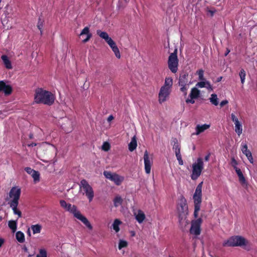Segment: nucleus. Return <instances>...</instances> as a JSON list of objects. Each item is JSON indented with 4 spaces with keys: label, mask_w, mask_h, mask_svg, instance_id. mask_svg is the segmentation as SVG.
Segmentation results:
<instances>
[{
    "label": "nucleus",
    "mask_w": 257,
    "mask_h": 257,
    "mask_svg": "<svg viewBox=\"0 0 257 257\" xmlns=\"http://www.w3.org/2000/svg\"><path fill=\"white\" fill-rule=\"evenodd\" d=\"M144 160L145 172L147 174H149L151 173V167L153 164V159L147 150L144 152Z\"/></svg>",
    "instance_id": "obj_15"
},
{
    "label": "nucleus",
    "mask_w": 257,
    "mask_h": 257,
    "mask_svg": "<svg viewBox=\"0 0 257 257\" xmlns=\"http://www.w3.org/2000/svg\"><path fill=\"white\" fill-rule=\"evenodd\" d=\"M246 157L250 163H251V164L253 163V159L251 154L248 155Z\"/></svg>",
    "instance_id": "obj_45"
},
{
    "label": "nucleus",
    "mask_w": 257,
    "mask_h": 257,
    "mask_svg": "<svg viewBox=\"0 0 257 257\" xmlns=\"http://www.w3.org/2000/svg\"><path fill=\"white\" fill-rule=\"evenodd\" d=\"M241 150L242 153L247 157L248 155L251 154L250 151L248 150L247 144L245 143H242L241 145Z\"/></svg>",
    "instance_id": "obj_29"
},
{
    "label": "nucleus",
    "mask_w": 257,
    "mask_h": 257,
    "mask_svg": "<svg viewBox=\"0 0 257 257\" xmlns=\"http://www.w3.org/2000/svg\"><path fill=\"white\" fill-rule=\"evenodd\" d=\"M210 102L214 105L217 106L219 104V99L216 94H212L209 98Z\"/></svg>",
    "instance_id": "obj_26"
},
{
    "label": "nucleus",
    "mask_w": 257,
    "mask_h": 257,
    "mask_svg": "<svg viewBox=\"0 0 257 257\" xmlns=\"http://www.w3.org/2000/svg\"><path fill=\"white\" fill-rule=\"evenodd\" d=\"M228 100H224L223 101H222L220 103V106L221 107H222L223 106H224L225 105H226L227 104H228Z\"/></svg>",
    "instance_id": "obj_47"
},
{
    "label": "nucleus",
    "mask_w": 257,
    "mask_h": 257,
    "mask_svg": "<svg viewBox=\"0 0 257 257\" xmlns=\"http://www.w3.org/2000/svg\"><path fill=\"white\" fill-rule=\"evenodd\" d=\"M33 179L35 184L38 183L40 181V174L39 172L35 171L34 173L31 175Z\"/></svg>",
    "instance_id": "obj_33"
},
{
    "label": "nucleus",
    "mask_w": 257,
    "mask_h": 257,
    "mask_svg": "<svg viewBox=\"0 0 257 257\" xmlns=\"http://www.w3.org/2000/svg\"><path fill=\"white\" fill-rule=\"evenodd\" d=\"M114 119L113 116L112 115H109L107 118V121L110 122Z\"/></svg>",
    "instance_id": "obj_49"
},
{
    "label": "nucleus",
    "mask_w": 257,
    "mask_h": 257,
    "mask_svg": "<svg viewBox=\"0 0 257 257\" xmlns=\"http://www.w3.org/2000/svg\"><path fill=\"white\" fill-rule=\"evenodd\" d=\"M195 86L198 89V88H206L208 91H212L213 88L209 81L204 80H200L199 82L196 84Z\"/></svg>",
    "instance_id": "obj_21"
},
{
    "label": "nucleus",
    "mask_w": 257,
    "mask_h": 257,
    "mask_svg": "<svg viewBox=\"0 0 257 257\" xmlns=\"http://www.w3.org/2000/svg\"><path fill=\"white\" fill-rule=\"evenodd\" d=\"M210 127L209 124H204L202 125H197L196 127V133L194 135H198L200 133L203 132L204 131L207 130Z\"/></svg>",
    "instance_id": "obj_24"
},
{
    "label": "nucleus",
    "mask_w": 257,
    "mask_h": 257,
    "mask_svg": "<svg viewBox=\"0 0 257 257\" xmlns=\"http://www.w3.org/2000/svg\"><path fill=\"white\" fill-rule=\"evenodd\" d=\"M177 212L179 218L183 219L188 213V205L186 199L183 196H180L178 202Z\"/></svg>",
    "instance_id": "obj_6"
},
{
    "label": "nucleus",
    "mask_w": 257,
    "mask_h": 257,
    "mask_svg": "<svg viewBox=\"0 0 257 257\" xmlns=\"http://www.w3.org/2000/svg\"><path fill=\"white\" fill-rule=\"evenodd\" d=\"M209 157H210V154H209L208 155H207L205 157V160L206 161H208L209 159Z\"/></svg>",
    "instance_id": "obj_52"
},
{
    "label": "nucleus",
    "mask_w": 257,
    "mask_h": 257,
    "mask_svg": "<svg viewBox=\"0 0 257 257\" xmlns=\"http://www.w3.org/2000/svg\"><path fill=\"white\" fill-rule=\"evenodd\" d=\"M200 94V91L196 87L192 88L189 95V97L186 100L187 103L193 104L194 99L198 98Z\"/></svg>",
    "instance_id": "obj_16"
},
{
    "label": "nucleus",
    "mask_w": 257,
    "mask_h": 257,
    "mask_svg": "<svg viewBox=\"0 0 257 257\" xmlns=\"http://www.w3.org/2000/svg\"><path fill=\"white\" fill-rule=\"evenodd\" d=\"M97 34L102 39L105 40L106 42L108 44L109 47L112 49V48L116 46L115 43L112 40V39L109 37L108 34L105 32H102L100 30L97 31Z\"/></svg>",
    "instance_id": "obj_17"
},
{
    "label": "nucleus",
    "mask_w": 257,
    "mask_h": 257,
    "mask_svg": "<svg viewBox=\"0 0 257 257\" xmlns=\"http://www.w3.org/2000/svg\"><path fill=\"white\" fill-rule=\"evenodd\" d=\"M60 204L61 207L64 209L66 211L72 213L76 218L83 223L88 229L90 230H92L93 226L90 221L77 209L76 206L68 203L64 200H60Z\"/></svg>",
    "instance_id": "obj_1"
},
{
    "label": "nucleus",
    "mask_w": 257,
    "mask_h": 257,
    "mask_svg": "<svg viewBox=\"0 0 257 257\" xmlns=\"http://www.w3.org/2000/svg\"><path fill=\"white\" fill-rule=\"evenodd\" d=\"M230 164L233 167L237 175L239 183L241 184L242 186H246L247 185V182L240 169L237 167L238 163L234 159V158H231Z\"/></svg>",
    "instance_id": "obj_9"
},
{
    "label": "nucleus",
    "mask_w": 257,
    "mask_h": 257,
    "mask_svg": "<svg viewBox=\"0 0 257 257\" xmlns=\"http://www.w3.org/2000/svg\"><path fill=\"white\" fill-rule=\"evenodd\" d=\"M197 74L198 75L199 80H206L204 77V71L202 69H200L197 71Z\"/></svg>",
    "instance_id": "obj_40"
},
{
    "label": "nucleus",
    "mask_w": 257,
    "mask_h": 257,
    "mask_svg": "<svg viewBox=\"0 0 257 257\" xmlns=\"http://www.w3.org/2000/svg\"><path fill=\"white\" fill-rule=\"evenodd\" d=\"M112 50L113 52V53H114L116 57L118 59H120L121 57V55H120L119 50L118 47H117V46H115V47H113V48H112Z\"/></svg>",
    "instance_id": "obj_39"
},
{
    "label": "nucleus",
    "mask_w": 257,
    "mask_h": 257,
    "mask_svg": "<svg viewBox=\"0 0 257 257\" xmlns=\"http://www.w3.org/2000/svg\"><path fill=\"white\" fill-rule=\"evenodd\" d=\"M242 125L241 123L235 125V132L239 136L242 133Z\"/></svg>",
    "instance_id": "obj_34"
},
{
    "label": "nucleus",
    "mask_w": 257,
    "mask_h": 257,
    "mask_svg": "<svg viewBox=\"0 0 257 257\" xmlns=\"http://www.w3.org/2000/svg\"><path fill=\"white\" fill-rule=\"evenodd\" d=\"M230 52L229 50H227V51H226V53L225 54V55L226 56L227 55V54Z\"/></svg>",
    "instance_id": "obj_54"
},
{
    "label": "nucleus",
    "mask_w": 257,
    "mask_h": 257,
    "mask_svg": "<svg viewBox=\"0 0 257 257\" xmlns=\"http://www.w3.org/2000/svg\"><path fill=\"white\" fill-rule=\"evenodd\" d=\"M36 257H47V251L45 249L41 248L39 250V253Z\"/></svg>",
    "instance_id": "obj_36"
},
{
    "label": "nucleus",
    "mask_w": 257,
    "mask_h": 257,
    "mask_svg": "<svg viewBox=\"0 0 257 257\" xmlns=\"http://www.w3.org/2000/svg\"><path fill=\"white\" fill-rule=\"evenodd\" d=\"M202 222V219L201 218L192 220L190 229V233L195 235H199L201 232L200 226Z\"/></svg>",
    "instance_id": "obj_13"
},
{
    "label": "nucleus",
    "mask_w": 257,
    "mask_h": 257,
    "mask_svg": "<svg viewBox=\"0 0 257 257\" xmlns=\"http://www.w3.org/2000/svg\"><path fill=\"white\" fill-rule=\"evenodd\" d=\"M17 240L20 243H23L25 241L24 234L21 231H18L16 234Z\"/></svg>",
    "instance_id": "obj_30"
},
{
    "label": "nucleus",
    "mask_w": 257,
    "mask_h": 257,
    "mask_svg": "<svg viewBox=\"0 0 257 257\" xmlns=\"http://www.w3.org/2000/svg\"><path fill=\"white\" fill-rule=\"evenodd\" d=\"M203 182L200 183L196 188L195 192L193 196L194 206H201L202 202V189Z\"/></svg>",
    "instance_id": "obj_12"
},
{
    "label": "nucleus",
    "mask_w": 257,
    "mask_h": 257,
    "mask_svg": "<svg viewBox=\"0 0 257 257\" xmlns=\"http://www.w3.org/2000/svg\"><path fill=\"white\" fill-rule=\"evenodd\" d=\"M137 147V138L134 136L131 140V142L128 144V149L131 152L134 151Z\"/></svg>",
    "instance_id": "obj_25"
},
{
    "label": "nucleus",
    "mask_w": 257,
    "mask_h": 257,
    "mask_svg": "<svg viewBox=\"0 0 257 257\" xmlns=\"http://www.w3.org/2000/svg\"><path fill=\"white\" fill-rule=\"evenodd\" d=\"M18 204L10 205V207L12 208L14 213L15 214L18 215L19 217H21L22 216V213L20 210L18 209Z\"/></svg>",
    "instance_id": "obj_31"
},
{
    "label": "nucleus",
    "mask_w": 257,
    "mask_h": 257,
    "mask_svg": "<svg viewBox=\"0 0 257 257\" xmlns=\"http://www.w3.org/2000/svg\"><path fill=\"white\" fill-rule=\"evenodd\" d=\"M110 148V144L108 142H104L102 146V149L104 151H108Z\"/></svg>",
    "instance_id": "obj_41"
},
{
    "label": "nucleus",
    "mask_w": 257,
    "mask_h": 257,
    "mask_svg": "<svg viewBox=\"0 0 257 257\" xmlns=\"http://www.w3.org/2000/svg\"><path fill=\"white\" fill-rule=\"evenodd\" d=\"M237 117L235 115V113H232L231 114V119L232 120V121L236 119H237Z\"/></svg>",
    "instance_id": "obj_48"
},
{
    "label": "nucleus",
    "mask_w": 257,
    "mask_h": 257,
    "mask_svg": "<svg viewBox=\"0 0 257 257\" xmlns=\"http://www.w3.org/2000/svg\"><path fill=\"white\" fill-rule=\"evenodd\" d=\"M203 169V162L200 158H198L197 162L192 164V173L191 178L192 180H196L201 175Z\"/></svg>",
    "instance_id": "obj_8"
},
{
    "label": "nucleus",
    "mask_w": 257,
    "mask_h": 257,
    "mask_svg": "<svg viewBox=\"0 0 257 257\" xmlns=\"http://www.w3.org/2000/svg\"><path fill=\"white\" fill-rule=\"evenodd\" d=\"M200 209V206H194V216L195 218L197 219L198 216V213Z\"/></svg>",
    "instance_id": "obj_42"
},
{
    "label": "nucleus",
    "mask_w": 257,
    "mask_h": 257,
    "mask_svg": "<svg viewBox=\"0 0 257 257\" xmlns=\"http://www.w3.org/2000/svg\"><path fill=\"white\" fill-rule=\"evenodd\" d=\"M122 201V198L119 196H116L114 199V205L115 207L119 206Z\"/></svg>",
    "instance_id": "obj_37"
},
{
    "label": "nucleus",
    "mask_w": 257,
    "mask_h": 257,
    "mask_svg": "<svg viewBox=\"0 0 257 257\" xmlns=\"http://www.w3.org/2000/svg\"><path fill=\"white\" fill-rule=\"evenodd\" d=\"M34 100L37 103L51 105L54 102L55 97L51 92L38 88L35 91Z\"/></svg>",
    "instance_id": "obj_2"
},
{
    "label": "nucleus",
    "mask_w": 257,
    "mask_h": 257,
    "mask_svg": "<svg viewBox=\"0 0 257 257\" xmlns=\"http://www.w3.org/2000/svg\"><path fill=\"white\" fill-rule=\"evenodd\" d=\"M249 241L241 236H234L225 240L223 243L224 246H249Z\"/></svg>",
    "instance_id": "obj_4"
},
{
    "label": "nucleus",
    "mask_w": 257,
    "mask_h": 257,
    "mask_svg": "<svg viewBox=\"0 0 257 257\" xmlns=\"http://www.w3.org/2000/svg\"><path fill=\"white\" fill-rule=\"evenodd\" d=\"M221 79H222V77H219V78H218V79H217V81H218V82H219V81H221Z\"/></svg>",
    "instance_id": "obj_53"
},
{
    "label": "nucleus",
    "mask_w": 257,
    "mask_h": 257,
    "mask_svg": "<svg viewBox=\"0 0 257 257\" xmlns=\"http://www.w3.org/2000/svg\"><path fill=\"white\" fill-rule=\"evenodd\" d=\"M8 226L11 229L13 232L17 230V221L10 220L8 222Z\"/></svg>",
    "instance_id": "obj_32"
},
{
    "label": "nucleus",
    "mask_w": 257,
    "mask_h": 257,
    "mask_svg": "<svg viewBox=\"0 0 257 257\" xmlns=\"http://www.w3.org/2000/svg\"><path fill=\"white\" fill-rule=\"evenodd\" d=\"M103 175L106 178L114 182L116 185H120L124 180V177L115 173L104 171Z\"/></svg>",
    "instance_id": "obj_10"
},
{
    "label": "nucleus",
    "mask_w": 257,
    "mask_h": 257,
    "mask_svg": "<svg viewBox=\"0 0 257 257\" xmlns=\"http://www.w3.org/2000/svg\"><path fill=\"white\" fill-rule=\"evenodd\" d=\"M0 91L4 92L6 95H9L12 92V88L4 81H0Z\"/></svg>",
    "instance_id": "obj_19"
},
{
    "label": "nucleus",
    "mask_w": 257,
    "mask_h": 257,
    "mask_svg": "<svg viewBox=\"0 0 257 257\" xmlns=\"http://www.w3.org/2000/svg\"><path fill=\"white\" fill-rule=\"evenodd\" d=\"M135 216L136 220L140 223H142L146 218L145 214L141 210H138L135 213Z\"/></svg>",
    "instance_id": "obj_22"
},
{
    "label": "nucleus",
    "mask_w": 257,
    "mask_h": 257,
    "mask_svg": "<svg viewBox=\"0 0 257 257\" xmlns=\"http://www.w3.org/2000/svg\"><path fill=\"white\" fill-rule=\"evenodd\" d=\"M232 121L234 122V125H236V124H239V123H241V122L239 121V120L238 118L236 119H235V120H233Z\"/></svg>",
    "instance_id": "obj_51"
},
{
    "label": "nucleus",
    "mask_w": 257,
    "mask_h": 257,
    "mask_svg": "<svg viewBox=\"0 0 257 257\" xmlns=\"http://www.w3.org/2000/svg\"><path fill=\"white\" fill-rule=\"evenodd\" d=\"M123 2L125 4H127L128 3V0H120V3H119V4L118 5V7L119 8H120V7H123Z\"/></svg>",
    "instance_id": "obj_46"
},
{
    "label": "nucleus",
    "mask_w": 257,
    "mask_h": 257,
    "mask_svg": "<svg viewBox=\"0 0 257 257\" xmlns=\"http://www.w3.org/2000/svg\"><path fill=\"white\" fill-rule=\"evenodd\" d=\"M21 193V190L19 187L15 186L12 187L7 198V200L9 201V204L10 205L19 204Z\"/></svg>",
    "instance_id": "obj_5"
},
{
    "label": "nucleus",
    "mask_w": 257,
    "mask_h": 257,
    "mask_svg": "<svg viewBox=\"0 0 257 257\" xmlns=\"http://www.w3.org/2000/svg\"><path fill=\"white\" fill-rule=\"evenodd\" d=\"M68 126H63V127L64 128H72V122L69 120H66Z\"/></svg>",
    "instance_id": "obj_44"
},
{
    "label": "nucleus",
    "mask_w": 257,
    "mask_h": 257,
    "mask_svg": "<svg viewBox=\"0 0 257 257\" xmlns=\"http://www.w3.org/2000/svg\"><path fill=\"white\" fill-rule=\"evenodd\" d=\"M245 76L246 74L245 71L243 69H241L239 72V76L242 84H243L245 82Z\"/></svg>",
    "instance_id": "obj_38"
},
{
    "label": "nucleus",
    "mask_w": 257,
    "mask_h": 257,
    "mask_svg": "<svg viewBox=\"0 0 257 257\" xmlns=\"http://www.w3.org/2000/svg\"><path fill=\"white\" fill-rule=\"evenodd\" d=\"M31 228L33 231V234H35L40 233L42 227V225H41L40 224H37L32 225Z\"/></svg>",
    "instance_id": "obj_28"
},
{
    "label": "nucleus",
    "mask_w": 257,
    "mask_h": 257,
    "mask_svg": "<svg viewBox=\"0 0 257 257\" xmlns=\"http://www.w3.org/2000/svg\"><path fill=\"white\" fill-rule=\"evenodd\" d=\"M173 86V79L171 77H166L164 85L160 88L159 94V102L162 103L166 101L169 97Z\"/></svg>",
    "instance_id": "obj_3"
},
{
    "label": "nucleus",
    "mask_w": 257,
    "mask_h": 257,
    "mask_svg": "<svg viewBox=\"0 0 257 257\" xmlns=\"http://www.w3.org/2000/svg\"><path fill=\"white\" fill-rule=\"evenodd\" d=\"M188 74L184 73L180 75L179 80V85L180 87V90L182 92H184L185 94H187V91L189 88L190 83V82L188 80Z\"/></svg>",
    "instance_id": "obj_11"
},
{
    "label": "nucleus",
    "mask_w": 257,
    "mask_h": 257,
    "mask_svg": "<svg viewBox=\"0 0 257 257\" xmlns=\"http://www.w3.org/2000/svg\"><path fill=\"white\" fill-rule=\"evenodd\" d=\"M178 60L175 53L171 54L168 60V66L173 73H176L178 70Z\"/></svg>",
    "instance_id": "obj_14"
},
{
    "label": "nucleus",
    "mask_w": 257,
    "mask_h": 257,
    "mask_svg": "<svg viewBox=\"0 0 257 257\" xmlns=\"http://www.w3.org/2000/svg\"><path fill=\"white\" fill-rule=\"evenodd\" d=\"M121 222L116 219L114 220L113 223L112 224V228L115 232H118L119 231V225L121 224Z\"/></svg>",
    "instance_id": "obj_27"
},
{
    "label": "nucleus",
    "mask_w": 257,
    "mask_h": 257,
    "mask_svg": "<svg viewBox=\"0 0 257 257\" xmlns=\"http://www.w3.org/2000/svg\"><path fill=\"white\" fill-rule=\"evenodd\" d=\"M79 186L81 190L83 192V194H85L89 200V201H92L94 196V193L92 187L85 180L81 181Z\"/></svg>",
    "instance_id": "obj_7"
},
{
    "label": "nucleus",
    "mask_w": 257,
    "mask_h": 257,
    "mask_svg": "<svg viewBox=\"0 0 257 257\" xmlns=\"http://www.w3.org/2000/svg\"><path fill=\"white\" fill-rule=\"evenodd\" d=\"M2 60H3V63L7 69H13V66L12 62L9 57L6 55H2L1 57Z\"/></svg>",
    "instance_id": "obj_23"
},
{
    "label": "nucleus",
    "mask_w": 257,
    "mask_h": 257,
    "mask_svg": "<svg viewBox=\"0 0 257 257\" xmlns=\"http://www.w3.org/2000/svg\"><path fill=\"white\" fill-rule=\"evenodd\" d=\"M80 37L83 38L82 42L85 43L88 41L92 37V34L90 33L89 28L88 27H85L81 32Z\"/></svg>",
    "instance_id": "obj_20"
},
{
    "label": "nucleus",
    "mask_w": 257,
    "mask_h": 257,
    "mask_svg": "<svg viewBox=\"0 0 257 257\" xmlns=\"http://www.w3.org/2000/svg\"><path fill=\"white\" fill-rule=\"evenodd\" d=\"M25 170L26 171V172L28 174H30L31 175H32L34 173V172L35 171V170H33L32 168H29V167L25 168Z\"/></svg>",
    "instance_id": "obj_43"
},
{
    "label": "nucleus",
    "mask_w": 257,
    "mask_h": 257,
    "mask_svg": "<svg viewBox=\"0 0 257 257\" xmlns=\"http://www.w3.org/2000/svg\"><path fill=\"white\" fill-rule=\"evenodd\" d=\"M180 145L178 143L177 141L174 142V144L173 146V150H174L176 157L177 158V160L178 161L179 164L180 165H183V161L182 159V157L180 153Z\"/></svg>",
    "instance_id": "obj_18"
},
{
    "label": "nucleus",
    "mask_w": 257,
    "mask_h": 257,
    "mask_svg": "<svg viewBox=\"0 0 257 257\" xmlns=\"http://www.w3.org/2000/svg\"><path fill=\"white\" fill-rule=\"evenodd\" d=\"M232 121L234 122V125H236V124H239V123H241V122L239 121V120L238 118L236 119H235V120H233Z\"/></svg>",
    "instance_id": "obj_50"
},
{
    "label": "nucleus",
    "mask_w": 257,
    "mask_h": 257,
    "mask_svg": "<svg viewBox=\"0 0 257 257\" xmlns=\"http://www.w3.org/2000/svg\"><path fill=\"white\" fill-rule=\"evenodd\" d=\"M128 243L126 240L119 239L118 244V248L120 250L123 248L127 247Z\"/></svg>",
    "instance_id": "obj_35"
}]
</instances>
